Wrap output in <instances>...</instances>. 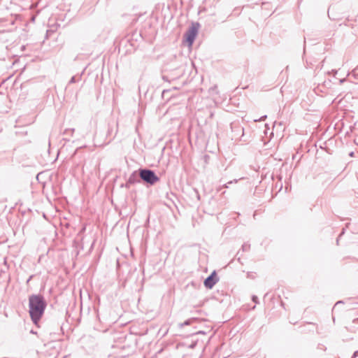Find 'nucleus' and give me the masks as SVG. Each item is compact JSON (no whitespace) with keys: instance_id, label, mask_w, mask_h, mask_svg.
<instances>
[{"instance_id":"nucleus-18","label":"nucleus","mask_w":358,"mask_h":358,"mask_svg":"<svg viewBox=\"0 0 358 358\" xmlns=\"http://www.w3.org/2000/svg\"><path fill=\"white\" fill-rule=\"evenodd\" d=\"M354 155H355V154H354V152H351L349 154V155H350V157H353V156H354Z\"/></svg>"},{"instance_id":"nucleus-8","label":"nucleus","mask_w":358,"mask_h":358,"mask_svg":"<svg viewBox=\"0 0 358 358\" xmlns=\"http://www.w3.org/2000/svg\"><path fill=\"white\" fill-rule=\"evenodd\" d=\"M93 141H94V145L95 147H100V146H102L103 145L106 144L104 138L101 140L99 139L98 134L96 131L95 132Z\"/></svg>"},{"instance_id":"nucleus-7","label":"nucleus","mask_w":358,"mask_h":358,"mask_svg":"<svg viewBox=\"0 0 358 358\" xmlns=\"http://www.w3.org/2000/svg\"><path fill=\"white\" fill-rule=\"evenodd\" d=\"M184 69L180 66L176 67L171 70H170L169 72V76L170 79L175 80L180 78L183 73H184Z\"/></svg>"},{"instance_id":"nucleus-22","label":"nucleus","mask_w":358,"mask_h":358,"mask_svg":"<svg viewBox=\"0 0 358 358\" xmlns=\"http://www.w3.org/2000/svg\"><path fill=\"white\" fill-rule=\"evenodd\" d=\"M194 345H195V344H192V345H191V346H190V347H191V348H194Z\"/></svg>"},{"instance_id":"nucleus-21","label":"nucleus","mask_w":358,"mask_h":358,"mask_svg":"<svg viewBox=\"0 0 358 358\" xmlns=\"http://www.w3.org/2000/svg\"><path fill=\"white\" fill-rule=\"evenodd\" d=\"M92 248H93V244H91V246H90L91 250H92Z\"/></svg>"},{"instance_id":"nucleus-12","label":"nucleus","mask_w":358,"mask_h":358,"mask_svg":"<svg viewBox=\"0 0 358 358\" xmlns=\"http://www.w3.org/2000/svg\"><path fill=\"white\" fill-rule=\"evenodd\" d=\"M252 300L253 302H255V303H259V300H258V297L255 295H253L252 297Z\"/></svg>"},{"instance_id":"nucleus-23","label":"nucleus","mask_w":358,"mask_h":358,"mask_svg":"<svg viewBox=\"0 0 358 358\" xmlns=\"http://www.w3.org/2000/svg\"><path fill=\"white\" fill-rule=\"evenodd\" d=\"M183 358H187V357H183Z\"/></svg>"},{"instance_id":"nucleus-6","label":"nucleus","mask_w":358,"mask_h":358,"mask_svg":"<svg viewBox=\"0 0 358 358\" xmlns=\"http://www.w3.org/2000/svg\"><path fill=\"white\" fill-rule=\"evenodd\" d=\"M141 179L140 178V169L138 171H134L129 177V179L126 183V187H129V185L141 182Z\"/></svg>"},{"instance_id":"nucleus-17","label":"nucleus","mask_w":358,"mask_h":358,"mask_svg":"<svg viewBox=\"0 0 358 358\" xmlns=\"http://www.w3.org/2000/svg\"><path fill=\"white\" fill-rule=\"evenodd\" d=\"M340 303H343V301H338V302L335 304V306H338V304H340Z\"/></svg>"},{"instance_id":"nucleus-3","label":"nucleus","mask_w":358,"mask_h":358,"mask_svg":"<svg viewBox=\"0 0 358 358\" xmlns=\"http://www.w3.org/2000/svg\"><path fill=\"white\" fill-rule=\"evenodd\" d=\"M199 24L193 22L189 27L188 30L185 33L184 37L185 41L189 46H192L198 34Z\"/></svg>"},{"instance_id":"nucleus-1","label":"nucleus","mask_w":358,"mask_h":358,"mask_svg":"<svg viewBox=\"0 0 358 358\" xmlns=\"http://www.w3.org/2000/svg\"><path fill=\"white\" fill-rule=\"evenodd\" d=\"M30 317L34 324L40 320L46 308V302L41 295H31L29 298Z\"/></svg>"},{"instance_id":"nucleus-4","label":"nucleus","mask_w":358,"mask_h":358,"mask_svg":"<svg viewBox=\"0 0 358 358\" xmlns=\"http://www.w3.org/2000/svg\"><path fill=\"white\" fill-rule=\"evenodd\" d=\"M219 278L215 271H213L203 281L204 286L208 289H212L218 282Z\"/></svg>"},{"instance_id":"nucleus-14","label":"nucleus","mask_w":358,"mask_h":358,"mask_svg":"<svg viewBox=\"0 0 358 358\" xmlns=\"http://www.w3.org/2000/svg\"><path fill=\"white\" fill-rule=\"evenodd\" d=\"M76 76H73V77L71 78V80H70V81H69V83H76Z\"/></svg>"},{"instance_id":"nucleus-15","label":"nucleus","mask_w":358,"mask_h":358,"mask_svg":"<svg viewBox=\"0 0 358 358\" xmlns=\"http://www.w3.org/2000/svg\"><path fill=\"white\" fill-rule=\"evenodd\" d=\"M357 357H358V350L353 353L352 358H356Z\"/></svg>"},{"instance_id":"nucleus-10","label":"nucleus","mask_w":358,"mask_h":358,"mask_svg":"<svg viewBox=\"0 0 358 358\" xmlns=\"http://www.w3.org/2000/svg\"><path fill=\"white\" fill-rule=\"evenodd\" d=\"M250 248V245L248 244V243H244L243 245H242V250L243 252H247V251H249Z\"/></svg>"},{"instance_id":"nucleus-11","label":"nucleus","mask_w":358,"mask_h":358,"mask_svg":"<svg viewBox=\"0 0 358 358\" xmlns=\"http://www.w3.org/2000/svg\"><path fill=\"white\" fill-rule=\"evenodd\" d=\"M237 182H238V180H237V179H235V180H231V181L228 182L227 183L224 184V185H223V187H224V188H228V187H229V186H228V185H229V184H232V183H234H234H236Z\"/></svg>"},{"instance_id":"nucleus-9","label":"nucleus","mask_w":358,"mask_h":358,"mask_svg":"<svg viewBox=\"0 0 358 358\" xmlns=\"http://www.w3.org/2000/svg\"><path fill=\"white\" fill-rule=\"evenodd\" d=\"M198 320V318L196 317H192V318H189L187 320H185L183 323L180 324V327H183V326H187V325H190L193 323H194L195 322H196Z\"/></svg>"},{"instance_id":"nucleus-13","label":"nucleus","mask_w":358,"mask_h":358,"mask_svg":"<svg viewBox=\"0 0 358 358\" xmlns=\"http://www.w3.org/2000/svg\"><path fill=\"white\" fill-rule=\"evenodd\" d=\"M169 78H170L169 74V75H163L162 76V79L164 80L170 81Z\"/></svg>"},{"instance_id":"nucleus-5","label":"nucleus","mask_w":358,"mask_h":358,"mask_svg":"<svg viewBox=\"0 0 358 358\" xmlns=\"http://www.w3.org/2000/svg\"><path fill=\"white\" fill-rule=\"evenodd\" d=\"M231 129L234 133L232 138L237 139L238 136H243L244 134V128L238 124H231Z\"/></svg>"},{"instance_id":"nucleus-16","label":"nucleus","mask_w":358,"mask_h":358,"mask_svg":"<svg viewBox=\"0 0 358 358\" xmlns=\"http://www.w3.org/2000/svg\"><path fill=\"white\" fill-rule=\"evenodd\" d=\"M265 118H266V115H264V116H262L259 120L262 121V120H264Z\"/></svg>"},{"instance_id":"nucleus-2","label":"nucleus","mask_w":358,"mask_h":358,"mask_svg":"<svg viewBox=\"0 0 358 358\" xmlns=\"http://www.w3.org/2000/svg\"><path fill=\"white\" fill-rule=\"evenodd\" d=\"M140 178L145 183L150 185H153L159 180V178L157 176L155 172L147 168L140 169Z\"/></svg>"},{"instance_id":"nucleus-20","label":"nucleus","mask_w":358,"mask_h":358,"mask_svg":"<svg viewBox=\"0 0 358 358\" xmlns=\"http://www.w3.org/2000/svg\"><path fill=\"white\" fill-rule=\"evenodd\" d=\"M343 234H344V229H343V231L341 232L339 236H341Z\"/></svg>"},{"instance_id":"nucleus-19","label":"nucleus","mask_w":358,"mask_h":358,"mask_svg":"<svg viewBox=\"0 0 358 358\" xmlns=\"http://www.w3.org/2000/svg\"><path fill=\"white\" fill-rule=\"evenodd\" d=\"M204 332L202 331H199V332H197V334H203Z\"/></svg>"}]
</instances>
